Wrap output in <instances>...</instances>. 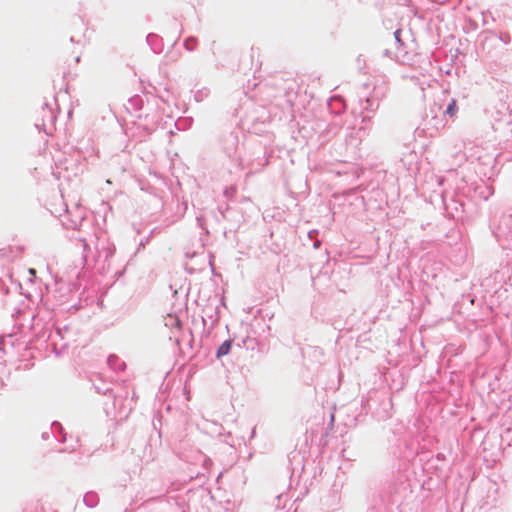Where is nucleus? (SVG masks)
Here are the masks:
<instances>
[{
	"mask_svg": "<svg viewBox=\"0 0 512 512\" xmlns=\"http://www.w3.org/2000/svg\"><path fill=\"white\" fill-rule=\"evenodd\" d=\"M231 349V342L225 341L223 342L217 350V357H222L227 355Z\"/></svg>",
	"mask_w": 512,
	"mask_h": 512,
	"instance_id": "nucleus-1",
	"label": "nucleus"
},
{
	"mask_svg": "<svg viewBox=\"0 0 512 512\" xmlns=\"http://www.w3.org/2000/svg\"><path fill=\"white\" fill-rule=\"evenodd\" d=\"M394 35H395V38H396L397 40H399L400 31H399V30H398V31H396V32L394 33Z\"/></svg>",
	"mask_w": 512,
	"mask_h": 512,
	"instance_id": "nucleus-4",
	"label": "nucleus"
},
{
	"mask_svg": "<svg viewBox=\"0 0 512 512\" xmlns=\"http://www.w3.org/2000/svg\"><path fill=\"white\" fill-rule=\"evenodd\" d=\"M28 273L30 274L31 276V281L34 280V278L36 277V270L34 268H29L28 269Z\"/></svg>",
	"mask_w": 512,
	"mask_h": 512,
	"instance_id": "nucleus-3",
	"label": "nucleus"
},
{
	"mask_svg": "<svg viewBox=\"0 0 512 512\" xmlns=\"http://www.w3.org/2000/svg\"><path fill=\"white\" fill-rule=\"evenodd\" d=\"M457 110H458L457 102L455 99H452L446 109V114L449 115L450 117H453V116H455Z\"/></svg>",
	"mask_w": 512,
	"mask_h": 512,
	"instance_id": "nucleus-2",
	"label": "nucleus"
}]
</instances>
